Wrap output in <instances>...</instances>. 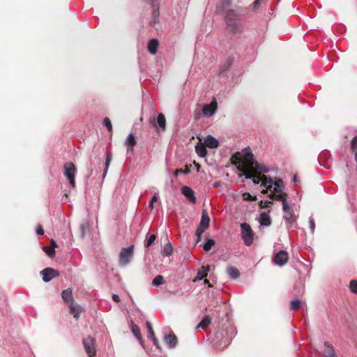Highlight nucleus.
Returning a JSON list of instances; mask_svg holds the SVG:
<instances>
[{
  "instance_id": "23",
  "label": "nucleus",
  "mask_w": 357,
  "mask_h": 357,
  "mask_svg": "<svg viewBox=\"0 0 357 357\" xmlns=\"http://www.w3.org/2000/svg\"><path fill=\"white\" fill-rule=\"evenodd\" d=\"M259 222L261 225L268 227L271 224V219L267 213H261L259 215Z\"/></svg>"
},
{
  "instance_id": "24",
  "label": "nucleus",
  "mask_w": 357,
  "mask_h": 357,
  "mask_svg": "<svg viewBox=\"0 0 357 357\" xmlns=\"http://www.w3.org/2000/svg\"><path fill=\"white\" fill-rule=\"evenodd\" d=\"M227 272L232 279H236L240 276V272L238 268L232 266H228Z\"/></svg>"
},
{
  "instance_id": "58",
  "label": "nucleus",
  "mask_w": 357,
  "mask_h": 357,
  "mask_svg": "<svg viewBox=\"0 0 357 357\" xmlns=\"http://www.w3.org/2000/svg\"><path fill=\"white\" fill-rule=\"evenodd\" d=\"M218 184H217V183L214 184V187H218Z\"/></svg>"
},
{
  "instance_id": "52",
  "label": "nucleus",
  "mask_w": 357,
  "mask_h": 357,
  "mask_svg": "<svg viewBox=\"0 0 357 357\" xmlns=\"http://www.w3.org/2000/svg\"><path fill=\"white\" fill-rule=\"evenodd\" d=\"M156 283H157L156 278H155L152 280V284H153V286H156Z\"/></svg>"
},
{
  "instance_id": "35",
  "label": "nucleus",
  "mask_w": 357,
  "mask_h": 357,
  "mask_svg": "<svg viewBox=\"0 0 357 357\" xmlns=\"http://www.w3.org/2000/svg\"><path fill=\"white\" fill-rule=\"evenodd\" d=\"M351 148L354 155L357 153V136L354 137L351 142Z\"/></svg>"
},
{
  "instance_id": "51",
  "label": "nucleus",
  "mask_w": 357,
  "mask_h": 357,
  "mask_svg": "<svg viewBox=\"0 0 357 357\" xmlns=\"http://www.w3.org/2000/svg\"><path fill=\"white\" fill-rule=\"evenodd\" d=\"M144 1L151 4V5H153V3L155 2V0H144Z\"/></svg>"
},
{
  "instance_id": "30",
  "label": "nucleus",
  "mask_w": 357,
  "mask_h": 357,
  "mask_svg": "<svg viewBox=\"0 0 357 357\" xmlns=\"http://www.w3.org/2000/svg\"><path fill=\"white\" fill-rule=\"evenodd\" d=\"M148 50L151 54H156V38H152L148 44Z\"/></svg>"
},
{
  "instance_id": "8",
  "label": "nucleus",
  "mask_w": 357,
  "mask_h": 357,
  "mask_svg": "<svg viewBox=\"0 0 357 357\" xmlns=\"http://www.w3.org/2000/svg\"><path fill=\"white\" fill-rule=\"evenodd\" d=\"M44 282H49L51 280L59 275L58 271L52 268H45L40 272Z\"/></svg>"
},
{
  "instance_id": "48",
  "label": "nucleus",
  "mask_w": 357,
  "mask_h": 357,
  "mask_svg": "<svg viewBox=\"0 0 357 357\" xmlns=\"http://www.w3.org/2000/svg\"><path fill=\"white\" fill-rule=\"evenodd\" d=\"M203 233H200L199 234V229H197L196 230V236H197V240H196V242L198 243L201 240V236Z\"/></svg>"
},
{
  "instance_id": "2",
  "label": "nucleus",
  "mask_w": 357,
  "mask_h": 357,
  "mask_svg": "<svg viewBox=\"0 0 357 357\" xmlns=\"http://www.w3.org/2000/svg\"><path fill=\"white\" fill-rule=\"evenodd\" d=\"M226 30L229 34L241 33L243 25L241 17L233 10H229L225 15Z\"/></svg>"
},
{
  "instance_id": "16",
  "label": "nucleus",
  "mask_w": 357,
  "mask_h": 357,
  "mask_svg": "<svg viewBox=\"0 0 357 357\" xmlns=\"http://www.w3.org/2000/svg\"><path fill=\"white\" fill-rule=\"evenodd\" d=\"M204 144L206 146L215 149L217 148L219 145L218 141L211 135H208L204 141Z\"/></svg>"
},
{
  "instance_id": "34",
  "label": "nucleus",
  "mask_w": 357,
  "mask_h": 357,
  "mask_svg": "<svg viewBox=\"0 0 357 357\" xmlns=\"http://www.w3.org/2000/svg\"><path fill=\"white\" fill-rule=\"evenodd\" d=\"M325 357H337L335 351L332 347L328 346V349L324 351Z\"/></svg>"
},
{
  "instance_id": "22",
  "label": "nucleus",
  "mask_w": 357,
  "mask_h": 357,
  "mask_svg": "<svg viewBox=\"0 0 357 357\" xmlns=\"http://www.w3.org/2000/svg\"><path fill=\"white\" fill-rule=\"evenodd\" d=\"M146 328L148 333V338L153 341V344L156 345V337H155L152 325L149 321L146 322Z\"/></svg>"
},
{
  "instance_id": "20",
  "label": "nucleus",
  "mask_w": 357,
  "mask_h": 357,
  "mask_svg": "<svg viewBox=\"0 0 357 357\" xmlns=\"http://www.w3.org/2000/svg\"><path fill=\"white\" fill-rule=\"evenodd\" d=\"M274 185L273 187V192H283L284 189V183L283 181L280 178H275V181H273L272 185Z\"/></svg>"
},
{
  "instance_id": "49",
  "label": "nucleus",
  "mask_w": 357,
  "mask_h": 357,
  "mask_svg": "<svg viewBox=\"0 0 357 357\" xmlns=\"http://www.w3.org/2000/svg\"><path fill=\"white\" fill-rule=\"evenodd\" d=\"M112 299L114 301L119 303L120 301V298L117 294L112 295Z\"/></svg>"
},
{
  "instance_id": "54",
  "label": "nucleus",
  "mask_w": 357,
  "mask_h": 357,
  "mask_svg": "<svg viewBox=\"0 0 357 357\" xmlns=\"http://www.w3.org/2000/svg\"><path fill=\"white\" fill-rule=\"evenodd\" d=\"M294 183L298 182V178H297L296 175H295L294 177Z\"/></svg>"
},
{
  "instance_id": "47",
  "label": "nucleus",
  "mask_w": 357,
  "mask_h": 357,
  "mask_svg": "<svg viewBox=\"0 0 357 357\" xmlns=\"http://www.w3.org/2000/svg\"><path fill=\"white\" fill-rule=\"evenodd\" d=\"M164 282L163 277L162 275H158V286L162 284Z\"/></svg>"
},
{
  "instance_id": "19",
  "label": "nucleus",
  "mask_w": 357,
  "mask_h": 357,
  "mask_svg": "<svg viewBox=\"0 0 357 357\" xmlns=\"http://www.w3.org/2000/svg\"><path fill=\"white\" fill-rule=\"evenodd\" d=\"M130 327H131V331H132L133 335H135V337L139 342L141 345L142 347H144L142 339V337H141L140 329H139V326L133 323V321H131Z\"/></svg>"
},
{
  "instance_id": "42",
  "label": "nucleus",
  "mask_w": 357,
  "mask_h": 357,
  "mask_svg": "<svg viewBox=\"0 0 357 357\" xmlns=\"http://www.w3.org/2000/svg\"><path fill=\"white\" fill-rule=\"evenodd\" d=\"M231 0H222V8L229 7L231 6Z\"/></svg>"
},
{
  "instance_id": "57",
  "label": "nucleus",
  "mask_w": 357,
  "mask_h": 357,
  "mask_svg": "<svg viewBox=\"0 0 357 357\" xmlns=\"http://www.w3.org/2000/svg\"><path fill=\"white\" fill-rule=\"evenodd\" d=\"M200 165L199 164H197L196 165V167H197V169L199 170V168Z\"/></svg>"
},
{
  "instance_id": "13",
  "label": "nucleus",
  "mask_w": 357,
  "mask_h": 357,
  "mask_svg": "<svg viewBox=\"0 0 357 357\" xmlns=\"http://www.w3.org/2000/svg\"><path fill=\"white\" fill-rule=\"evenodd\" d=\"M210 271V266H202L197 272V275L194 281L201 280L207 277L208 272Z\"/></svg>"
},
{
  "instance_id": "10",
  "label": "nucleus",
  "mask_w": 357,
  "mask_h": 357,
  "mask_svg": "<svg viewBox=\"0 0 357 357\" xmlns=\"http://www.w3.org/2000/svg\"><path fill=\"white\" fill-rule=\"evenodd\" d=\"M289 259V255L286 251L280 250L274 257V262L278 266L284 265Z\"/></svg>"
},
{
  "instance_id": "26",
  "label": "nucleus",
  "mask_w": 357,
  "mask_h": 357,
  "mask_svg": "<svg viewBox=\"0 0 357 357\" xmlns=\"http://www.w3.org/2000/svg\"><path fill=\"white\" fill-rule=\"evenodd\" d=\"M211 323L209 316H205L201 322L197 326L196 330L199 328L206 329Z\"/></svg>"
},
{
  "instance_id": "25",
  "label": "nucleus",
  "mask_w": 357,
  "mask_h": 357,
  "mask_svg": "<svg viewBox=\"0 0 357 357\" xmlns=\"http://www.w3.org/2000/svg\"><path fill=\"white\" fill-rule=\"evenodd\" d=\"M61 297L66 302L70 301V303L74 302L73 298V293L70 289H67L62 291Z\"/></svg>"
},
{
  "instance_id": "6",
  "label": "nucleus",
  "mask_w": 357,
  "mask_h": 357,
  "mask_svg": "<svg viewBox=\"0 0 357 357\" xmlns=\"http://www.w3.org/2000/svg\"><path fill=\"white\" fill-rule=\"evenodd\" d=\"M82 343L84 350L87 353L89 357H93L96 354L95 340L89 336L88 337L83 339Z\"/></svg>"
},
{
  "instance_id": "29",
  "label": "nucleus",
  "mask_w": 357,
  "mask_h": 357,
  "mask_svg": "<svg viewBox=\"0 0 357 357\" xmlns=\"http://www.w3.org/2000/svg\"><path fill=\"white\" fill-rule=\"evenodd\" d=\"M206 243L204 244L203 249L205 251H209L211 250L212 247L215 245V241L213 239L206 237Z\"/></svg>"
},
{
  "instance_id": "43",
  "label": "nucleus",
  "mask_w": 357,
  "mask_h": 357,
  "mask_svg": "<svg viewBox=\"0 0 357 357\" xmlns=\"http://www.w3.org/2000/svg\"><path fill=\"white\" fill-rule=\"evenodd\" d=\"M309 222H310V228L311 232L314 233V229H315V222H314V220L312 218L310 219Z\"/></svg>"
},
{
  "instance_id": "32",
  "label": "nucleus",
  "mask_w": 357,
  "mask_h": 357,
  "mask_svg": "<svg viewBox=\"0 0 357 357\" xmlns=\"http://www.w3.org/2000/svg\"><path fill=\"white\" fill-rule=\"evenodd\" d=\"M172 250H173V248H172V244L170 243H168L165 245L162 252L165 256H169L172 255Z\"/></svg>"
},
{
  "instance_id": "27",
  "label": "nucleus",
  "mask_w": 357,
  "mask_h": 357,
  "mask_svg": "<svg viewBox=\"0 0 357 357\" xmlns=\"http://www.w3.org/2000/svg\"><path fill=\"white\" fill-rule=\"evenodd\" d=\"M158 127L161 128L162 131L166 129V119L163 114H158Z\"/></svg>"
},
{
  "instance_id": "14",
  "label": "nucleus",
  "mask_w": 357,
  "mask_h": 357,
  "mask_svg": "<svg viewBox=\"0 0 357 357\" xmlns=\"http://www.w3.org/2000/svg\"><path fill=\"white\" fill-rule=\"evenodd\" d=\"M181 192L191 202H196L194 191L190 187L183 186L181 189Z\"/></svg>"
},
{
  "instance_id": "46",
  "label": "nucleus",
  "mask_w": 357,
  "mask_h": 357,
  "mask_svg": "<svg viewBox=\"0 0 357 357\" xmlns=\"http://www.w3.org/2000/svg\"><path fill=\"white\" fill-rule=\"evenodd\" d=\"M150 124L154 128H156V119L155 117H152L150 119Z\"/></svg>"
},
{
  "instance_id": "31",
  "label": "nucleus",
  "mask_w": 357,
  "mask_h": 357,
  "mask_svg": "<svg viewBox=\"0 0 357 357\" xmlns=\"http://www.w3.org/2000/svg\"><path fill=\"white\" fill-rule=\"evenodd\" d=\"M301 307V302L298 299L294 300L290 303V309L293 311H297Z\"/></svg>"
},
{
  "instance_id": "11",
  "label": "nucleus",
  "mask_w": 357,
  "mask_h": 357,
  "mask_svg": "<svg viewBox=\"0 0 357 357\" xmlns=\"http://www.w3.org/2000/svg\"><path fill=\"white\" fill-rule=\"evenodd\" d=\"M137 144V140L132 133H130L125 141V146H127V153H132L134 146Z\"/></svg>"
},
{
  "instance_id": "18",
  "label": "nucleus",
  "mask_w": 357,
  "mask_h": 357,
  "mask_svg": "<svg viewBox=\"0 0 357 357\" xmlns=\"http://www.w3.org/2000/svg\"><path fill=\"white\" fill-rule=\"evenodd\" d=\"M287 195L285 192H272L269 195V197L274 200H280L282 202V207H284V202H287Z\"/></svg>"
},
{
  "instance_id": "53",
  "label": "nucleus",
  "mask_w": 357,
  "mask_h": 357,
  "mask_svg": "<svg viewBox=\"0 0 357 357\" xmlns=\"http://www.w3.org/2000/svg\"><path fill=\"white\" fill-rule=\"evenodd\" d=\"M204 284H208V287H211V284L209 283V281L207 279L204 280Z\"/></svg>"
},
{
  "instance_id": "55",
  "label": "nucleus",
  "mask_w": 357,
  "mask_h": 357,
  "mask_svg": "<svg viewBox=\"0 0 357 357\" xmlns=\"http://www.w3.org/2000/svg\"><path fill=\"white\" fill-rule=\"evenodd\" d=\"M355 161L356 162V171H357V153L355 154Z\"/></svg>"
},
{
  "instance_id": "36",
  "label": "nucleus",
  "mask_w": 357,
  "mask_h": 357,
  "mask_svg": "<svg viewBox=\"0 0 357 357\" xmlns=\"http://www.w3.org/2000/svg\"><path fill=\"white\" fill-rule=\"evenodd\" d=\"M103 125L107 128L109 132H112V125L111 121L109 120V118L105 117L103 119Z\"/></svg>"
},
{
  "instance_id": "41",
  "label": "nucleus",
  "mask_w": 357,
  "mask_h": 357,
  "mask_svg": "<svg viewBox=\"0 0 357 357\" xmlns=\"http://www.w3.org/2000/svg\"><path fill=\"white\" fill-rule=\"evenodd\" d=\"M36 232L38 235L44 234V230L40 225H38L36 227Z\"/></svg>"
},
{
  "instance_id": "4",
  "label": "nucleus",
  "mask_w": 357,
  "mask_h": 357,
  "mask_svg": "<svg viewBox=\"0 0 357 357\" xmlns=\"http://www.w3.org/2000/svg\"><path fill=\"white\" fill-rule=\"evenodd\" d=\"M241 236L244 243L247 246H250L253 243L254 233L248 223H242L241 225Z\"/></svg>"
},
{
  "instance_id": "28",
  "label": "nucleus",
  "mask_w": 357,
  "mask_h": 357,
  "mask_svg": "<svg viewBox=\"0 0 357 357\" xmlns=\"http://www.w3.org/2000/svg\"><path fill=\"white\" fill-rule=\"evenodd\" d=\"M155 240L156 235L155 234H152L149 235V236H146L144 244L146 252L149 250V247L155 242Z\"/></svg>"
},
{
  "instance_id": "15",
  "label": "nucleus",
  "mask_w": 357,
  "mask_h": 357,
  "mask_svg": "<svg viewBox=\"0 0 357 357\" xmlns=\"http://www.w3.org/2000/svg\"><path fill=\"white\" fill-rule=\"evenodd\" d=\"M165 342L171 348L176 346L178 344V339L176 335L169 334L164 337Z\"/></svg>"
},
{
  "instance_id": "17",
  "label": "nucleus",
  "mask_w": 357,
  "mask_h": 357,
  "mask_svg": "<svg viewBox=\"0 0 357 357\" xmlns=\"http://www.w3.org/2000/svg\"><path fill=\"white\" fill-rule=\"evenodd\" d=\"M82 312V307L75 302H72L70 304V312L74 316L75 318L77 319Z\"/></svg>"
},
{
  "instance_id": "5",
  "label": "nucleus",
  "mask_w": 357,
  "mask_h": 357,
  "mask_svg": "<svg viewBox=\"0 0 357 357\" xmlns=\"http://www.w3.org/2000/svg\"><path fill=\"white\" fill-rule=\"evenodd\" d=\"M64 175L68 178L72 188L75 187V176L77 172L76 167L73 162L64 164Z\"/></svg>"
},
{
  "instance_id": "38",
  "label": "nucleus",
  "mask_w": 357,
  "mask_h": 357,
  "mask_svg": "<svg viewBox=\"0 0 357 357\" xmlns=\"http://www.w3.org/2000/svg\"><path fill=\"white\" fill-rule=\"evenodd\" d=\"M111 160H112V155L107 152L106 154V160H105V174H106V172L107 171V169L109 166Z\"/></svg>"
},
{
  "instance_id": "21",
  "label": "nucleus",
  "mask_w": 357,
  "mask_h": 357,
  "mask_svg": "<svg viewBox=\"0 0 357 357\" xmlns=\"http://www.w3.org/2000/svg\"><path fill=\"white\" fill-rule=\"evenodd\" d=\"M206 147L205 144L202 143L197 144L195 146V151L199 156L202 158L206 156L208 152Z\"/></svg>"
},
{
  "instance_id": "50",
  "label": "nucleus",
  "mask_w": 357,
  "mask_h": 357,
  "mask_svg": "<svg viewBox=\"0 0 357 357\" xmlns=\"http://www.w3.org/2000/svg\"><path fill=\"white\" fill-rule=\"evenodd\" d=\"M50 247L54 248V250H55V248L57 247V244L54 239L51 240V246Z\"/></svg>"
},
{
  "instance_id": "56",
  "label": "nucleus",
  "mask_w": 357,
  "mask_h": 357,
  "mask_svg": "<svg viewBox=\"0 0 357 357\" xmlns=\"http://www.w3.org/2000/svg\"><path fill=\"white\" fill-rule=\"evenodd\" d=\"M84 227H85V225H81V229L82 230V233L84 234Z\"/></svg>"
},
{
  "instance_id": "40",
  "label": "nucleus",
  "mask_w": 357,
  "mask_h": 357,
  "mask_svg": "<svg viewBox=\"0 0 357 357\" xmlns=\"http://www.w3.org/2000/svg\"><path fill=\"white\" fill-rule=\"evenodd\" d=\"M243 197H244L245 199L250 200V201H254V200L257 199L256 197H252L249 193H244L243 194Z\"/></svg>"
},
{
  "instance_id": "3",
  "label": "nucleus",
  "mask_w": 357,
  "mask_h": 357,
  "mask_svg": "<svg viewBox=\"0 0 357 357\" xmlns=\"http://www.w3.org/2000/svg\"><path fill=\"white\" fill-rule=\"evenodd\" d=\"M134 253V245H131L128 248H122L119 258V263L121 266L127 265L132 259Z\"/></svg>"
},
{
  "instance_id": "37",
  "label": "nucleus",
  "mask_w": 357,
  "mask_h": 357,
  "mask_svg": "<svg viewBox=\"0 0 357 357\" xmlns=\"http://www.w3.org/2000/svg\"><path fill=\"white\" fill-rule=\"evenodd\" d=\"M349 287L353 293L357 294V280H351L349 283Z\"/></svg>"
},
{
  "instance_id": "39",
  "label": "nucleus",
  "mask_w": 357,
  "mask_h": 357,
  "mask_svg": "<svg viewBox=\"0 0 357 357\" xmlns=\"http://www.w3.org/2000/svg\"><path fill=\"white\" fill-rule=\"evenodd\" d=\"M272 204H273V202L271 201H265V202L261 201L259 202V205L261 208H264L269 207L270 205Z\"/></svg>"
},
{
  "instance_id": "9",
  "label": "nucleus",
  "mask_w": 357,
  "mask_h": 357,
  "mask_svg": "<svg viewBox=\"0 0 357 357\" xmlns=\"http://www.w3.org/2000/svg\"><path fill=\"white\" fill-rule=\"evenodd\" d=\"M210 222V218L206 210L202 211L201 221L199 222L197 229H199V234L204 233V231L208 227Z\"/></svg>"
},
{
  "instance_id": "45",
  "label": "nucleus",
  "mask_w": 357,
  "mask_h": 357,
  "mask_svg": "<svg viewBox=\"0 0 357 357\" xmlns=\"http://www.w3.org/2000/svg\"><path fill=\"white\" fill-rule=\"evenodd\" d=\"M188 172H189L188 169H185V170H183L182 169H179L175 172V174L178 175V174H188Z\"/></svg>"
},
{
  "instance_id": "44",
  "label": "nucleus",
  "mask_w": 357,
  "mask_h": 357,
  "mask_svg": "<svg viewBox=\"0 0 357 357\" xmlns=\"http://www.w3.org/2000/svg\"><path fill=\"white\" fill-rule=\"evenodd\" d=\"M156 202V193L154 194L151 199L149 207L153 209V204Z\"/></svg>"
},
{
  "instance_id": "7",
  "label": "nucleus",
  "mask_w": 357,
  "mask_h": 357,
  "mask_svg": "<svg viewBox=\"0 0 357 357\" xmlns=\"http://www.w3.org/2000/svg\"><path fill=\"white\" fill-rule=\"evenodd\" d=\"M282 208L284 212V218L285 221L289 225V227H292L296 221V218L293 213L287 202H284V207H282Z\"/></svg>"
},
{
  "instance_id": "12",
  "label": "nucleus",
  "mask_w": 357,
  "mask_h": 357,
  "mask_svg": "<svg viewBox=\"0 0 357 357\" xmlns=\"http://www.w3.org/2000/svg\"><path fill=\"white\" fill-rule=\"evenodd\" d=\"M217 109V102L212 101L210 104L203 107L202 112L205 116H212Z\"/></svg>"
},
{
  "instance_id": "33",
  "label": "nucleus",
  "mask_w": 357,
  "mask_h": 357,
  "mask_svg": "<svg viewBox=\"0 0 357 357\" xmlns=\"http://www.w3.org/2000/svg\"><path fill=\"white\" fill-rule=\"evenodd\" d=\"M43 250L50 257H53L55 255V250H54V248L47 247V246H43Z\"/></svg>"
},
{
  "instance_id": "1",
  "label": "nucleus",
  "mask_w": 357,
  "mask_h": 357,
  "mask_svg": "<svg viewBox=\"0 0 357 357\" xmlns=\"http://www.w3.org/2000/svg\"><path fill=\"white\" fill-rule=\"evenodd\" d=\"M231 161L234 165H239L238 169L243 172L246 178H252L255 184L261 182V185L266 188L261 191L262 193H266L268 190L271 191L273 178L261 174L262 172H268V169L255 160L249 146L242 150V153L237 152L233 155Z\"/></svg>"
}]
</instances>
